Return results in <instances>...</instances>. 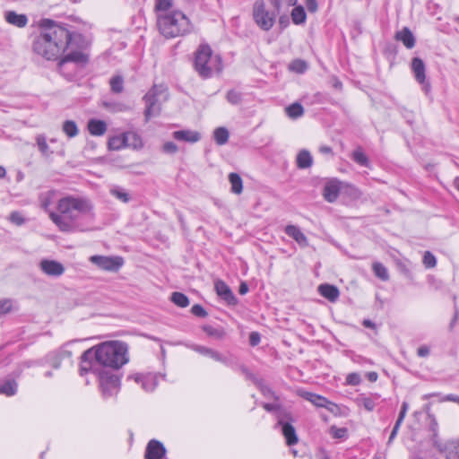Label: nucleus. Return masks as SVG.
Wrapping results in <instances>:
<instances>
[{
  "mask_svg": "<svg viewBox=\"0 0 459 459\" xmlns=\"http://www.w3.org/2000/svg\"><path fill=\"white\" fill-rule=\"evenodd\" d=\"M73 34L65 27L46 19L32 43L33 52L47 60L57 59L71 45Z\"/></svg>",
  "mask_w": 459,
  "mask_h": 459,
  "instance_id": "f257e3e1",
  "label": "nucleus"
},
{
  "mask_svg": "<svg viewBox=\"0 0 459 459\" xmlns=\"http://www.w3.org/2000/svg\"><path fill=\"white\" fill-rule=\"evenodd\" d=\"M93 206L83 197L67 195L58 200L56 212L49 218L62 232L82 230L81 219L91 214Z\"/></svg>",
  "mask_w": 459,
  "mask_h": 459,
  "instance_id": "f03ea898",
  "label": "nucleus"
},
{
  "mask_svg": "<svg viewBox=\"0 0 459 459\" xmlns=\"http://www.w3.org/2000/svg\"><path fill=\"white\" fill-rule=\"evenodd\" d=\"M92 349L95 361L104 367L119 368L128 361L127 347L121 342H103Z\"/></svg>",
  "mask_w": 459,
  "mask_h": 459,
  "instance_id": "7ed1b4c3",
  "label": "nucleus"
},
{
  "mask_svg": "<svg viewBox=\"0 0 459 459\" xmlns=\"http://www.w3.org/2000/svg\"><path fill=\"white\" fill-rule=\"evenodd\" d=\"M157 24L166 38L183 36L191 30L189 19L181 11H171L158 14Z\"/></svg>",
  "mask_w": 459,
  "mask_h": 459,
  "instance_id": "20e7f679",
  "label": "nucleus"
},
{
  "mask_svg": "<svg viewBox=\"0 0 459 459\" xmlns=\"http://www.w3.org/2000/svg\"><path fill=\"white\" fill-rule=\"evenodd\" d=\"M195 70L204 79L212 77L222 70L221 58L212 55V50L207 44H202L195 53Z\"/></svg>",
  "mask_w": 459,
  "mask_h": 459,
  "instance_id": "39448f33",
  "label": "nucleus"
},
{
  "mask_svg": "<svg viewBox=\"0 0 459 459\" xmlns=\"http://www.w3.org/2000/svg\"><path fill=\"white\" fill-rule=\"evenodd\" d=\"M277 13L274 9H267L264 0H255L253 4L252 16L255 23L263 30H270L276 20Z\"/></svg>",
  "mask_w": 459,
  "mask_h": 459,
  "instance_id": "423d86ee",
  "label": "nucleus"
},
{
  "mask_svg": "<svg viewBox=\"0 0 459 459\" xmlns=\"http://www.w3.org/2000/svg\"><path fill=\"white\" fill-rule=\"evenodd\" d=\"M166 92V87L163 85H154L149 91L144 95L143 100L145 101V120L148 121L152 117H156L160 112V106L159 104L160 95Z\"/></svg>",
  "mask_w": 459,
  "mask_h": 459,
  "instance_id": "0eeeda50",
  "label": "nucleus"
},
{
  "mask_svg": "<svg viewBox=\"0 0 459 459\" xmlns=\"http://www.w3.org/2000/svg\"><path fill=\"white\" fill-rule=\"evenodd\" d=\"M186 346L201 355L210 357L215 361L221 362L227 367H233L237 365V358L232 354L224 355L211 348L199 345V344H186Z\"/></svg>",
  "mask_w": 459,
  "mask_h": 459,
  "instance_id": "6e6552de",
  "label": "nucleus"
},
{
  "mask_svg": "<svg viewBox=\"0 0 459 459\" xmlns=\"http://www.w3.org/2000/svg\"><path fill=\"white\" fill-rule=\"evenodd\" d=\"M293 421V416L290 411H280L277 415V425L281 427L288 446L295 445L299 441L296 429L291 424Z\"/></svg>",
  "mask_w": 459,
  "mask_h": 459,
  "instance_id": "1a4fd4ad",
  "label": "nucleus"
},
{
  "mask_svg": "<svg viewBox=\"0 0 459 459\" xmlns=\"http://www.w3.org/2000/svg\"><path fill=\"white\" fill-rule=\"evenodd\" d=\"M88 60L87 56L79 51L67 54L58 63V69L65 76L72 77L78 64H84Z\"/></svg>",
  "mask_w": 459,
  "mask_h": 459,
  "instance_id": "9d476101",
  "label": "nucleus"
},
{
  "mask_svg": "<svg viewBox=\"0 0 459 459\" xmlns=\"http://www.w3.org/2000/svg\"><path fill=\"white\" fill-rule=\"evenodd\" d=\"M99 378L100 387L105 398L111 397L117 394L119 390V378L117 376L103 370L99 373Z\"/></svg>",
  "mask_w": 459,
  "mask_h": 459,
  "instance_id": "9b49d317",
  "label": "nucleus"
},
{
  "mask_svg": "<svg viewBox=\"0 0 459 459\" xmlns=\"http://www.w3.org/2000/svg\"><path fill=\"white\" fill-rule=\"evenodd\" d=\"M89 260L101 270L117 272L124 264L121 256L91 255Z\"/></svg>",
  "mask_w": 459,
  "mask_h": 459,
  "instance_id": "f8f14e48",
  "label": "nucleus"
},
{
  "mask_svg": "<svg viewBox=\"0 0 459 459\" xmlns=\"http://www.w3.org/2000/svg\"><path fill=\"white\" fill-rule=\"evenodd\" d=\"M411 71L414 74L415 80L421 85L422 91L425 94H429L431 91V84L426 77V66L422 59L414 57L411 60Z\"/></svg>",
  "mask_w": 459,
  "mask_h": 459,
  "instance_id": "ddd939ff",
  "label": "nucleus"
},
{
  "mask_svg": "<svg viewBox=\"0 0 459 459\" xmlns=\"http://www.w3.org/2000/svg\"><path fill=\"white\" fill-rule=\"evenodd\" d=\"M129 378L134 379V382L137 385H139L142 387V389L145 392H152L158 385L157 376L152 373H137L130 377Z\"/></svg>",
  "mask_w": 459,
  "mask_h": 459,
  "instance_id": "4468645a",
  "label": "nucleus"
},
{
  "mask_svg": "<svg viewBox=\"0 0 459 459\" xmlns=\"http://www.w3.org/2000/svg\"><path fill=\"white\" fill-rule=\"evenodd\" d=\"M39 268L45 274L52 277H58L62 275L65 272L64 265L61 263L55 260H41L39 263Z\"/></svg>",
  "mask_w": 459,
  "mask_h": 459,
  "instance_id": "2eb2a0df",
  "label": "nucleus"
},
{
  "mask_svg": "<svg viewBox=\"0 0 459 459\" xmlns=\"http://www.w3.org/2000/svg\"><path fill=\"white\" fill-rule=\"evenodd\" d=\"M214 288L219 297L224 299L229 305H236L237 299L230 288L221 280L214 282Z\"/></svg>",
  "mask_w": 459,
  "mask_h": 459,
  "instance_id": "dca6fc26",
  "label": "nucleus"
},
{
  "mask_svg": "<svg viewBox=\"0 0 459 459\" xmlns=\"http://www.w3.org/2000/svg\"><path fill=\"white\" fill-rule=\"evenodd\" d=\"M166 449L164 446L157 441L151 440L146 447L145 451V458L146 459H161V457L165 455Z\"/></svg>",
  "mask_w": 459,
  "mask_h": 459,
  "instance_id": "f3484780",
  "label": "nucleus"
},
{
  "mask_svg": "<svg viewBox=\"0 0 459 459\" xmlns=\"http://www.w3.org/2000/svg\"><path fill=\"white\" fill-rule=\"evenodd\" d=\"M95 355L93 349L85 351L81 357L80 374L83 376L90 371H95L94 369Z\"/></svg>",
  "mask_w": 459,
  "mask_h": 459,
  "instance_id": "a211bd4d",
  "label": "nucleus"
},
{
  "mask_svg": "<svg viewBox=\"0 0 459 459\" xmlns=\"http://www.w3.org/2000/svg\"><path fill=\"white\" fill-rule=\"evenodd\" d=\"M136 138L135 134L126 133L119 135H115L109 138L108 146L109 150L118 151L128 145L127 142L129 137Z\"/></svg>",
  "mask_w": 459,
  "mask_h": 459,
  "instance_id": "6ab92c4d",
  "label": "nucleus"
},
{
  "mask_svg": "<svg viewBox=\"0 0 459 459\" xmlns=\"http://www.w3.org/2000/svg\"><path fill=\"white\" fill-rule=\"evenodd\" d=\"M285 233L292 238L301 247L308 246V240L300 229L295 225H287L284 230Z\"/></svg>",
  "mask_w": 459,
  "mask_h": 459,
  "instance_id": "aec40b11",
  "label": "nucleus"
},
{
  "mask_svg": "<svg viewBox=\"0 0 459 459\" xmlns=\"http://www.w3.org/2000/svg\"><path fill=\"white\" fill-rule=\"evenodd\" d=\"M4 20L11 25L17 28H24L28 24V17L25 14H19L14 11H6L4 13Z\"/></svg>",
  "mask_w": 459,
  "mask_h": 459,
  "instance_id": "412c9836",
  "label": "nucleus"
},
{
  "mask_svg": "<svg viewBox=\"0 0 459 459\" xmlns=\"http://www.w3.org/2000/svg\"><path fill=\"white\" fill-rule=\"evenodd\" d=\"M319 294L328 299L331 302H334L338 299L340 291L337 287L331 284H321L318 286Z\"/></svg>",
  "mask_w": 459,
  "mask_h": 459,
  "instance_id": "4be33fe9",
  "label": "nucleus"
},
{
  "mask_svg": "<svg viewBox=\"0 0 459 459\" xmlns=\"http://www.w3.org/2000/svg\"><path fill=\"white\" fill-rule=\"evenodd\" d=\"M174 139L178 141L196 143L201 139L200 133L192 130H179L173 133Z\"/></svg>",
  "mask_w": 459,
  "mask_h": 459,
  "instance_id": "5701e85b",
  "label": "nucleus"
},
{
  "mask_svg": "<svg viewBox=\"0 0 459 459\" xmlns=\"http://www.w3.org/2000/svg\"><path fill=\"white\" fill-rule=\"evenodd\" d=\"M395 39L403 42L407 48H412L415 46V37L407 27L398 31L395 35Z\"/></svg>",
  "mask_w": 459,
  "mask_h": 459,
  "instance_id": "b1692460",
  "label": "nucleus"
},
{
  "mask_svg": "<svg viewBox=\"0 0 459 459\" xmlns=\"http://www.w3.org/2000/svg\"><path fill=\"white\" fill-rule=\"evenodd\" d=\"M88 130L91 135L100 136L107 131V124L99 119H90L88 122Z\"/></svg>",
  "mask_w": 459,
  "mask_h": 459,
  "instance_id": "393cba45",
  "label": "nucleus"
},
{
  "mask_svg": "<svg viewBox=\"0 0 459 459\" xmlns=\"http://www.w3.org/2000/svg\"><path fill=\"white\" fill-rule=\"evenodd\" d=\"M297 167L300 169H308L313 164V158L307 150H301L296 158Z\"/></svg>",
  "mask_w": 459,
  "mask_h": 459,
  "instance_id": "a878e982",
  "label": "nucleus"
},
{
  "mask_svg": "<svg viewBox=\"0 0 459 459\" xmlns=\"http://www.w3.org/2000/svg\"><path fill=\"white\" fill-rule=\"evenodd\" d=\"M339 193H340L339 186L336 183L330 182L325 186L324 191H323V195L327 202L333 203L339 196Z\"/></svg>",
  "mask_w": 459,
  "mask_h": 459,
  "instance_id": "bb28decb",
  "label": "nucleus"
},
{
  "mask_svg": "<svg viewBox=\"0 0 459 459\" xmlns=\"http://www.w3.org/2000/svg\"><path fill=\"white\" fill-rule=\"evenodd\" d=\"M18 384L14 379L8 378L0 385V394L13 396L17 393Z\"/></svg>",
  "mask_w": 459,
  "mask_h": 459,
  "instance_id": "cd10ccee",
  "label": "nucleus"
},
{
  "mask_svg": "<svg viewBox=\"0 0 459 459\" xmlns=\"http://www.w3.org/2000/svg\"><path fill=\"white\" fill-rule=\"evenodd\" d=\"M229 181L230 183V190L236 195H240L243 191V181L238 173H230Z\"/></svg>",
  "mask_w": 459,
  "mask_h": 459,
  "instance_id": "c85d7f7f",
  "label": "nucleus"
},
{
  "mask_svg": "<svg viewBox=\"0 0 459 459\" xmlns=\"http://www.w3.org/2000/svg\"><path fill=\"white\" fill-rule=\"evenodd\" d=\"M291 19L293 23L297 25L303 24L307 19L304 7L301 5L295 6L291 11Z\"/></svg>",
  "mask_w": 459,
  "mask_h": 459,
  "instance_id": "c756f323",
  "label": "nucleus"
},
{
  "mask_svg": "<svg viewBox=\"0 0 459 459\" xmlns=\"http://www.w3.org/2000/svg\"><path fill=\"white\" fill-rule=\"evenodd\" d=\"M286 114L292 119H297L303 116L304 108L301 104L295 102L285 108Z\"/></svg>",
  "mask_w": 459,
  "mask_h": 459,
  "instance_id": "7c9ffc66",
  "label": "nucleus"
},
{
  "mask_svg": "<svg viewBox=\"0 0 459 459\" xmlns=\"http://www.w3.org/2000/svg\"><path fill=\"white\" fill-rule=\"evenodd\" d=\"M71 356V351L60 350L52 355V358L50 359V364L54 368H59L62 359L65 358H70Z\"/></svg>",
  "mask_w": 459,
  "mask_h": 459,
  "instance_id": "2f4dec72",
  "label": "nucleus"
},
{
  "mask_svg": "<svg viewBox=\"0 0 459 459\" xmlns=\"http://www.w3.org/2000/svg\"><path fill=\"white\" fill-rule=\"evenodd\" d=\"M229 131L225 127H218L213 132V138L217 144L223 145L229 140Z\"/></svg>",
  "mask_w": 459,
  "mask_h": 459,
  "instance_id": "473e14b6",
  "label": "nucleus"
},
{
  "mask_svg": "<svg viewBox=\"0 0 459 459\" xmlns=\"http://www.w3.org/2000/svg\"><path fill=\"white\" fill-rule=\"evenodd\" d=\"M62 130L70 138L75 137L79 133L78 126L73 120H65L63 124Z\"/></svg>",
  "mask_w": 459,
  "mask_h": 459,
  "instance_id": "72a5a7b5",
  "label": "nucleus"
},
{
  "mask_svg": "<svg viewBox=\"0 0 459 459\" xmlns=\"http://www.w3.org/2000/svg\"><path fill=\"white\" fill-rule=\"evenodd\" d=\"M407 409H408V404L406 402H403V406H402V409H401V411L399 413V416H398V419L395 422V425L391 432V435L389 437V441H392L394 437L396 436L397 434V431H398V429L400 427V425L402 424L404 417H405V414H406V411H407Z\"/></svg>",
  "mask_w": 459,
  "mask_h": 459,
  "instance_id": "f704fd0d",
  "label": "nucleus"
},
{
  "mask_svg": "<svg viewBox=\"0 0 459 459\" xmlns=\"http://www.w3.org/2000/svg\"><path fill=\"white\" fill-rule=\"evenodd\" d=\"M109 84L114 93H121L124 91V79L121 75L113 76L109 81Z\"/></svg>",
  "mask_w": 459,
  "mask_h": 459,
  "instance_id": "c9c22d12",
  "label": "nucleus"
},
{
  "mask_svg": "<svg viewBox=\"0 0 459 459\" xmlns=\"http://www.w3.org/2000/svg\"><path fill=\"white\" fill-rule=\"evenodd\" d=\"M352 160L360 166H368V160L360 147L353 151L351 154Z\"/></svg>",
  "mask_w": 459,
  "mask_h": 459,
  "instance_id": "e433bc0d",
  "label": "nucleus"
},
{
  "mask_svg": "<svg viewBox=\"0 0 459 459\" xmlns=\"http://www.w3.org/2000/svg\"><path fill=\"white\" fill-rule=\"evenodd\" d=\"M171 301L180 307H186L189 305L188 298L181 292H173Z\"/></svg>",
  "mask_w": 459,
  "mask_h": 459,
  "instance_id": "4c0bfd02",
  "label": "nucleus"
},
{
  "mask_svg": "<svg viewBox=\"0 0 459 459\" xmlns=\"http://www.w3.org/2000/svg\"><path fill=\"white\" fill-rule=\"evenodd\" d=\"M446 447L447 449V459H459V452L457 451L459 447V441L449 442Z\"/></svg>",
  "mask_w": 459,
  "mask_h": 459,
  "instance_id": "58836bf2",
  "label": "nucleus"
},
{
  "mask_svg": "<svg viewBox=\"0 0 459 459\" xmlns=\"http://www.w3.org/2000/svg\"><path fill=\"white\" fill-rule=\"evenodd\" d=\"M306 398L317 407H325L328 401L318 394L308 393Z\"/></svg>",
  "mask_w": 459,
  "mask_h": 459,
  "instance_id": "ea45409f",
  "label": "nucleus"
},
{
  "mask_svg": "<svg viewBox=\"0 0 459 459\" xmlns=\"http://www.w3.org/2000/svg\"><path fill=\"white\" fill-rule=\"evenodd\" d=\"M110 194L121 200L123 203H128L130 201V195L123 188L114 187L110 189Z\"/></svg>",
  "mask_w": 459,
  "mask_h": 459,
  "instance_id": "a19ab883",
  "label": "nucleus"
},
{
  "mask_svg": "<svg viewBox=\"0 0 459 459\" xmlns=\"http://www.w3.org/2000/svg\"><path fill=\"white\" fill-rule=\"evenodd\" d=\"M307 68V63L300 59H296L290 64V69L298 74H303Z\"/></svg>",
  "mask_w": 459,
  "mask_h": 459,
  "instance_id": "79ce46f5",
  "label": "nucleus"
},
{
  "mask_svg": "<svg viewBox=\"0 0 459 459\" xmlns=\"http://www.w3.org/2000/svg\"><path fill=\"white\" fill-rule=\"evenodd\" d=\"M355 402L359 405H363L368 411L373 410V401L370 397H367L365 394L358 395V397L355 399Z\"/></svg>",
  "mask_w": 459,
  "mask_h": 459,
  "instance_id": "37998d69",
  "label": "nucleus"
},
{
  "mask_svg": "<svg viewBox=\"0 0 459 459\" xmlns=\"http://www.w3.org/2000/svg\"><path fill=\"white\" fill-rule=\"evenodd\" d=\"M37 144H38L39 150L40 151V152L43 155L48 156L52 153V152L49 151L46 138L43 135H39L37 137Z\"/></svg>",
  "mask_w": 459,
  "mask_h": 459,
  "instance_id": "c03bdc74",
  "label": "nucleus"
},
{
  "mask_svg": "<svg viewBox=\"0 0 459 459\" xmlns=\"http://www.w3.org/2000/svg\"><path fill=\"white\" fill-rule=\"evenodd\" d=\"M172 0H157L155 4V9L158 12L169 13V10L172 7Z\"/></svg>",
  "mask_w": 459,
  "mask_h": 459,
  "instance_id": "a18cd8bd",
  "label": "nucleus"
},
{
  "mask_svg": "<svg viewBox=\"0 0 459 459\" xmlns=\"http://www.w3.org/2000/svg\"><path fill=\"white\" fill-rule=\"evenodd\" d=\"M375 274L382 281H387L389 279L387 269L381 264H375Z\"/></svg>",
  "mask_w": 459,
  "mask_h": 459,
  "instance_id": "49530a36",
  "label": "nucleus"
},
{
  "mask_svg": "<svg viewBox=\"0 0 459 459\" xmlns=\"http://www.w3.org/2000/svg\"><path fill=\"white\" fill-rule=\"evenodd\" d=\"M330 434L334 438L344 439L347 437L348 431L346 428H337L333 426L330 429Z\"/></svg>",
  "mask_w": 459,
  "mask_h": 459,
  "instance_id": "de8ad7c7",
  "label": "nucleus"
},
{
  "mask_svg": "<svg viewBox=\"0 0 459 459\" xmlns=\"http://www.w3.org/2000/svg\"><path fill=\"white\" fill-rule=\"evenodd\" d=\"M423 264L427 268H433V267L436 266L437 259H436L435 255L431 252L426 251L424 253V255H423Z\"/></svg>",
  "mask_w": 459,
  "mask_h": 459,
  "instance_id": "09e8293b",
  "label": "nucleus"
},
{
  "mask_svg": "<svg viewBox=\"0 0 459 459\" xmlns=\"http://www.w3.org/2000/svg\"><path fill=\"white\" fill-rule=\"evenodd\" d=\"M227 100L233 105L238 104L241 100V94L238 91L230 90L227 92Z\"/></svg>",
  "mask_w": 459,
  "mask_h": 459,
  "instance_id": "8fccbe9b",
  "label": "nucleus"
},
{
  "mask_svg": "<svg viewBox=\"0 0 459 459\" xmlns=\"http://www.w3.org/2000/svg\"><path fill=\"white\" fill-rule=\"evenodd\" d=\"M231 368L234 369L238 368L239 371L246 377L247 379H250V380L255 379L254 374L245 365L239 364L238 361H237V365H235Z\"/></svg>",
  "mask_w": 459,
  "mask_h": 459,
  "instance_id": "3c124183",
  "label": "nucleus"
},
{
  "mask_svg": "<svg viewBox=\"0 0 459 459\" xmlns=\"http://www.w3.org/2000/svg\"><path fill=\"white\" fill-rule=\"evenodd\" d=\"M53 195L51 192H48L46 195H41L40 202L42 208L49 213V205L51 204V198Z\"/></svg>",
  "mask_w": 459,
  "mask_h": 459,
  "instance_id": "603ef678",
  "label": "nucleus"
},
{
  "mask_svg": "<svg viewBox=\"0 0 459 459\" xmlns=\"http://www.w3.org/2000/svg\"><path fill=\"white\" fill-rule=\"evenodd\" d=\"M360 376L358 373H350L346 377V384L350 385H357L360 383Z\"/></svg>",
  "mask_w": 459,
  "mask_h": 459,
  "instance_id": "864d4df0",
  "label": "nucleus"
},
{
  "mask_svg": "<svg viewBox=\"0 0 459 459\" xmlns=\"http://www.w3.org/2000/svg\"><path fill=\"white\" fill-rule=\"evenodd\" d=\"M191 312L193 315L199 317H205L207 316L205 309L199 304L194 305L191 308Z\"/></svg>",
  "mask_w": 459,
  "mask_h": 459,
  "instance_id": "5fc2aeb1",
  "label": "nucleus"
},
{
  "mask_svg": "<svg viewBox=\"0 0 459 459\" xmlns=\"http://www.w3.org/2000/svg\"><path fill=\"white\" fill-rule=\"evenodd\" d=\"M263 407L269 412H276V416L280 411H287L286 410H281L277 403H263Z\"/></svg>",
  "mask_w": 459,
  "mask_h": 459,
  "instance_id": "6e6d98bb",
  "label": "nucleus"
},
{
  "mask_svg": "<svg viewBox=\"0 0 459 459\" xmlns=\"http://www.w3.org/2000/svg\"><path fill=\"white\" fill-rule=\"evenodd\" d=\"M12 309V301L9 299L0 300V315L7 314Z\"/></svg>",
  "mask_w": 459,
  "mask_h": 459,
  "instance_id": "4d7b16f0",
  "label": "nucleus"
},
{
  "mask_svg": "<svg viewBox=\"0 0 459 459\" xmlns=\"http://www.w3.org/2000/svg\"><path fill=\"white\" fill-rule=\"evenodd\" d=\"M162 148L167 153H175L178 152V146L173 142L165 143Z\"/></svg>",
  "mask_w": 459,
  "mask_h": 459,
  "instance_id": "13d9d810",
  "label": "nucleus"
},
{
  "mask_svg": "<svg viewBox=\"0 0 459 459\" xmlns=\"http://www.w3.org/2000/svg\"><path fill=\"white\" fill-rule=\"evenodd\" d=\"M203 330L209 335V336H216V337H221V334L220 333L219 330L213 328L211 325H204L203 327Z\"/></svg>",
  "mask_w": 459,
  "mask_h": 459,
  "instance_id": "bf43d9fd",
  "label": "nucleus"
},
{
  "mask_svg": "<svg viewBox=\"0 0 459 459\" xmlns=\"http://www.w3.org/2000/svg\"><path fill=\"white\" fill-rule=\"evenodd\" d=\"M306 6L308 12L316 13L317 10V1L316 0H306Z\"/></svg>",
  "mask_w": 459,
  "mask_h": 459,
  "instance_id": "052dcab7",
  "label": "nucleus"
},
{
  "mask_svg": "<svg viewBox=\"0 0 459 459\" xmlns=\"http://www.w3.org/2000/svg\"><path fill=\"white\" fill-rule=\"evenodd\" d=\"M10 219L13 222L16 223L17 225H22L24 221V220L22 218L19 212H13L10 216Z\"/></svg>",
  "mask_w": 459,
  "mask_h": 459,
  "instance_id": "680f3d73",
  "label": "nucleus"
},
{
  "mask_svg": "<svg viewBox=\"0 0 459 459\" xmlns=\"http://www.w3.org/2000/svg\"><path fill=\"white\" fill-rule=\"evenodd\" d=\"M249 342L252 346H255L260 342V335L257 333H251L249 336Z\"/></svg>",
  "mask_w": 459,
  "mask_h": 459,
  "instance_id": "e2e57ef3",
  "label": "nucleus"
},
{
  "mask_svg": "<svg viewBox=\"0 0 459 459\" xmlns=\"http://www.w3.org/2000/svg\"><path fill=\"white\" fill-rule=\"evenodd\" d=\"M417 354L422 358L427 357L429 354V348L426 345H422L418 348Z\"/></svg>",
  "mask_w": 459,
  "mask_h": 459,
  "instance_id": "0e129e2a",
  "label": "nucleus"
},
{
  "mask_svg": "<svg viewBox=\"0 0 459 459\" xmlns=\"http://www.w3.org/2000/svg\"><path fill=\"white\" fill-rule=\"evenodd\" d=\"M272 7L277 12L280 13L282 7V0H269Z\"/></svg>",
  "mask_w": 459,
  "mask_h": 459,
  "instance_id": "69168bd1",
  "label": "nucleus"
},
{
  "mask_svg": "<svg viewBox=\"0 0 459 459\" xmlns=\"http://www.w3.org/2000/svg\"><path fill=\"white\" fill-rule=\"evenodd\" d=\"M441 402H454L459 404V396L455 394H447L440 399Z\"/></svg>",
  "mask_w": 459,
  "mask_h": 459,
  "instance_id": "338daca9",
  "label": "nucleus"
},
{
  "mask_svg": "<svg viewBox=\"0 0 459 459\" xmlns=\"http://www.w3.org/2000/svg\"><path fill=\"white\" fill-rule=\"evenodd\" d=\"M319 152L325 155H333V150L330 146L322 145L319 147Z\"/></svg>",
  "mask_w": 459,
  "mask_h": 459,
  "instance_id": "774afa93",
  "label": "nucleus"
}]
</instances>
